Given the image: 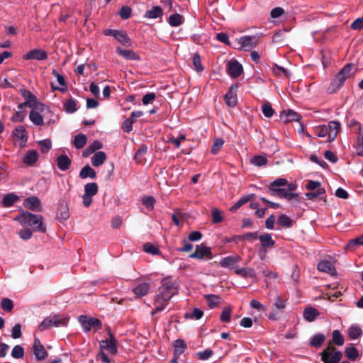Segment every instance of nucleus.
Masks as SVG:
<instances>
[{"label": "nucleus", "mask_w": 363, "mask_h": 363, "mask_svg": "<svg viewBox=\"0 0 363 363\" xmlns=\"http://www.w3.org/2000/svg\"><path fill=\"white\" fill-rule=\"evenodd\" d=\"M11 356L15 359L23 358L24 356L23 347L19 345L14 346L11 351Z\"/></svg>", "instance_id": "6e6d98bb"}, {"label": "nucleus", "mask_w": 363, "mask_h": 363, "mask_svg": "<svg viewBox=\"0 0 363 363\" xmlns=\"http://www.w3.org/2000/svg\"><path fill=\"white\" fill-rule=\"evenodd\" d=\"M362 334L361 328L357 325H352L350 327L348 330L349 337L352 340H356L359 338Z\"/></svg>", "instance_id": "ea45409f"}, {"label": "nucleus", "mask_w": 363, "mask_h": 363, "mask_svg": "<svg viewBox=\"0 0 363 363\" xmlns=\"http://www.w3.org/2000/svg\"><path fill=\"white\" fill-rule=\"evenodd\" d=\"M286 306V300L277 296L273 304L272 311L268 314L269 319L277 320Z\"/></svg>", "instance_id": "6e6552de"}, {"label": "nucleus", "mask_w": 363, "mask_h": 363, "mask_svg": "<svg viewBox=\"0 0 363 363\" xmlns=\"http://www.w3.org/2000/svg\"><path fill=\"white\" fill-rule=\"evenodd\" d=\"M106 160V155L104 152L99 151L91 157V164L94 167H99L104 164Z\"/></svg>", "instance_id": "cd10ccee"}, {"label": "nucleus", "mask_w": 363, "mask_h": 363, "mask_svg": "<svg viewBox=\"0 0 363 363\" xmlns=\"http://www.w3.org/2000/svg\"><path fill=\"white\" fill-rule=\"evenodd\" d=\"M50 317L55 327L66 326L68 323V318L63 315H55Z\"/></svg>", "instance_id": "c9c22d12"}, {"label": "nucleus", "mask_w": 363, "mask_h": 363, "mask_svg": "<svg viewBox=\"0 0 363 363\" xmlns=\"http://www.w3.org/2000/svg\"><path fill=\"white\" fill-rule=\"evenodd\" d=\"M226 72L231 78H238L242 72V66L236 60H231L227 63Z\"/></svg>", "instance_id": "9d476101"}, {"label": "nucleus", "mask_w": 363, "mask_h": 363, "mask_svg": "<svg viewBox=\"0 0 363 363\" xmlns=\"http://www.w3.org/2000/svg\"><path fill=\"white\" fill-rule=\"evenodd\" d=\"M258 239L262 247L265 249L273 247L275 244V241L272 239V235L267 233L259 235Z\"/></svg>", "instance_id": "a878e982"}, {"label": "nucleus", "mask_w": 363, "mask_h": 363, "mask_svg": "<svg viewBox=\"0 0 363 363\" xmlns=\"http://www.w3.org/2000/svg\"><path fill=\"white\" fill-rule=\"evenodd\" d=\"M13 135L14 137L20 139L24 143H26L28 140L26 130L23 125H20L16 128L13 132Z\"/></svg>", "instance_id": "4c0bfd02"}, {"label": "nucleus", "mask_w": 363, "mask_h": 363, "mask_svg": "<svg viewBox=\"0 0 363 363\" xmlns=\"http://www.w3.org/2000/svg\"><path fill=\"white\" fill-rule=\"evenodd\" d=\"M40 146V150L43 153L48 152L52 147V142L49 139H45L38 141Z\"/></svg>", "instance_id": "680f3d73"}, {"label": "nucleus", "mask_w": 363, "mask_h": 363, "mask_svg": "<svg viewBox=\"0 0 363 363\" xmlns=\"http://www.w3.org/2000/svg\"><path fill=\"white\" fill-rule=\"evenodd\" d=\"M24 60H44L48 58L47 52L41 49H34L23 56Z\"/></svg>", "instance_id": "dca6fc26"}, {"label": "nucleus", "mask_w": 363, "mask_h": 363, "mask_svg": "<svg viewBox=\"0 0 363 363\" xmlns=\"http://www.w3.org/2000/svg\"><path fill=\"white\" fill-rule=\"evenodd\" d=\"M345 354V356L352 361H354L359 356L357 350L353 346L346 347Z\"/></svg>", "instance_id": "09e8293b"}, {"label": "nucleus", "mask_w": 363, "mask_h": 363, "mask_svg": "<svg viewBox=\"0 0 363 363\" xmlns=\"http://www.w3.org/2000/svg\"><path fill=\"white\" fill-rule=\"evenodd\" d=\"M63 106L65 111L69 113H73L78 109L77 101L72 98L64 102Z\"/></svg>", "instance_id": "e433bc0d"}, {"label": "nucleus", "mask_w": 363, "mask_h": 363, "mask_svg": "<svg viewBox=\"0 0 363 363\" xmlns=\"http://www.w3.org/2000/svg\"><path fill=\"white\" fill-rule=\"evenodd\" d=\"M39 154L37 150H28L22 158V162L27 166H33L38 160Z\"/></svg>", "instance_id": "f3484780"}, {"label": "nucleus", "mask_w": 363, "mask_h": 363, "mask_svg": "<svg viewBox=\"0 0 363 363\" xmlns=\"http://www.w3.org/2000/svg\"><path fill=\"white\" fill-rule=\"evenodd\" d=\"M189 257L199 259H211L213 256L211 247L206 246L204 244H201L196 245L195 252L191 253Z\"/></svg>", "instance_id": "1a4fd4ad"}, {"label": "nucleus", "mask_w": 363, "mask_h": 363, "mask_svg": "<svg viewBox=\"0 0 363 363\" xmlns=\"http://www.w3.org/2000/svg\"><path fill=\"white\" fill-rule=\"evenodd\" d=\"M325 340V335L323 333H318L311 337L310 345L315 348L320 347Z\"/></svg>", "instance_id": "473e14b6"}, {"label": "nucleus", "mask_w": 363, "mask_h": 363, "mask_svg": "<svg viewBox=\"0 0 363 363\" xmlns=\"http://www.w3.org/2000/svg\"><path fill=\"white\" fill-rule=\"evenodd\" d=\"M115 38L123 46L130 47L132 45V40L125 31L119 30Z\"/></svg>", "instance_id": "72a5a7b5"}, {"label": "nucleus", "mask_w": 363, "mask_h": 363, "mask_svg": "<svg viewBox=\"0 0 363 363\" xmlns=\"http://www.w3.org/2000/svg\"><path fill=\"white\" fill-rule=\"evenodd\" d=\"M280 118L284 123H288L298 121L301 117L296 112L292 110H288L287 111H282L280 114Z\"/></svg>", "instance_id": "412c9836"}, {"label": "nucleus", "mask_w": 363, "mask_h": 363, "mask_svg": "<svg viewBox=\"0 0 363 363\" xmlns=\"http://www.w3.org/2000/svg\"><path fill=\"white\" fill-rule=\"evenodd\" d=\"M267 158L262 155L254 156L252 160V163L257 167L264 166L267 164Z\"/></svg>", "instance_id": "e2e57ef3"}, {"label": "nucleus", "mask_w": 363, "mask_h": 363, "mask_svg": "<svg viewBox=\"0 0 363 363\" xmlns=\"http://www.w3.org/2000/svg\"><path fill=\"white\" fill-rule=\"evenodd\" d=\"M184 21L183 16L179 13H174L169 18V23L174 27L180 26Z\"/></svg>", "instance_id": "c03bdc74"}, {"label": "nucleus", "mask_w": 363, "mask_h": 363, "mask_svg": "<svg viewBox=\"0 0 363 363\" xmlns=\"http://www.w3.org/2000/svg\"><path fill=\"white\" fill-rule=\"evenodd\" d=\"M296 188V184L288 183L286 179L278 178L271 183L269 191L274 196L291 201L298 196L294 193Z\"/></svg>", "instance_id": "f03ea898"}, {"label": "nucleus", "mask_w": 363, "mask_h": 363, "mask_svg": "<svg viewBox=\"0 0 363 363\" xmlns=\"http://www.w3.org/2000/svg\"><path fill=\"white\" fill-rule=\"evenodd\" d=\"M143 115V111H133L130 114V116L125 119L122 125V128L124 132L130 133L133 130V124L135 122L133 119V116L141 117Z\"/></svg>", "instance_id": "a211bd4d"}, {"label": "nucleus", "mask_w": 363, "mask_h": 363, "mask_svg": "<svg viewBox=\"0 0 363 363\" xmlns=\"http://www.w3.org/2000/svg\"><path fill=\"white\" fill-rule=\"evenodd\" d=\"M186 349V344L183 340L178 339L174 342V356H179Z\"/></svg>", "instance_id": "7c9ffc66"}, {"label": "nucleus", "mask_w": 363, "mask_h": 363, "mask_svg": "<svg viewBox=\"0 0 363 363\" xmlns=\"http://www.w3.org/2000/svg\"><path fill=\"white\" fill-rule=\"evenodd\" d=\"M58 219L66 220L69 217V208L67 205H61L57 214Z\"/></svg>", "instance_id": "8fccbe9b"}, {"label": "nucleus", "mask_w": 363, "mask_h": 363, "mask_svg": "<svg viewBox=\"0 0 363 363\" xmlns=\"http://www.w3.org/2000/svg\"><path fill=\"white\" fill-rule=\"evenodd\" d=\"M52 326H53V323L51 317L50 316L47 317L42 321V323L39 325L38 328L40 330L43 331Z\"/></svg>", "instance_id": "338daca9"}, {"label": "nucleus", "mask_w": 363, "mask_h": 363, "mask_svg": "<svg viewBox=\"0 0 363 363\" xmlns=\"http://www.w3.org/2000/svg\"><path fill=\"white\" fill-rule=\"evenodd\" d=\"M278 223L285 228H291L292 226L291 219L286 215L282 214L278 218Z\"/></svg>", "instance_id": "5fc2aeb1"}, {"label": "nucleus", "mask_w": 363, "mask_h": 363, "mask_svg": "<svg viewBox=\"0 0 363 363\" xmlns=\"http://www.w3.org/2000/svg\"><path fill=\"white\" fill-rule=\"evenodd\" d=\"M224 141L221 138H216L214 140L213 144L211 147V152L214 155L217 154L220 148L223 147Z\"/></svg>", "instance_id": "0e129e2a"}, {"label": "nucleus", "mask_w": 363, "mask_h": 363, "mask_svg": "<svg viewBox=\"0 0 363 363\" xmlns=\"http://www.w3.org/2000/svg\"><path fill=\"white\" fill-rule=\"evenodd\" d=\"M147 152V147L145 145H142L135 152L134 160L138 163H143L145 160V155Z\"/></svg>", "instance_id": "79ce46f5"}, {"label": "nucleus", "mask_w": 363, "mask_h": 363, "mask_svg": "<svg viewBox=\"0 0 363 363\" xmlns=\"http://www.w3.org/2000/svg\"><path fill=\"white\" fill-rule=\"evenodd\" d=\"M18 196L14 193H9L4 196L1 203L4 207H11L18 200Z\"/></svg>", "instance_id": "c85d7f7f"}, {"label": "nucleus", "mask_w": 363, "mask_h": 363, "mask_svg": "<svg viewBox=\"0 0 363 363\" xmlns=\"http://www.w3.org/2000/svg\"><path fill=\"white\" fill-rule=\"evenodd\" d=\"M143 250L145 252L153 255H157L160 254V251L159 248L156 245H155L150 242H147L143 245Z\"/></svg>", "instance_id": "3c124183"}, {"label": "nucleus", "mask_w": 363, "mask_h": 363, "mask_svg": "<svg viewBox=\"0 0 363 363\" xmlns=\"http://www.w3.org/2000/svg\"><path fill=\"white\" fill-rule=\"evenodd\" d=\"M71 160L65 155H61L57 157V165L61 171L67 170L71 166Z\"/></svg>", "instance_id": "5701e85b"}, {"label": "nucleus", "mask_w": 363, "mask_h": 363, "mask_svg": "<svg viewBox=\"0 0 363 363\" xmlns=\"http://www.w3.org/2000/svg\"><path fill=\"white\" fill-rule=\"evenodd\" d=\"M262 111L267 118H271L274 113V111L269 103H265L262 105Z\"/></svg>", "instance_id": "bf43d9fd"}, {"label": "nucleus", "mask_w": 363, "mask_h": 363, "mask_svg": "<svg viewBox=\"0 0 363 363\" xmlns=\"http://www.w3.org/2000/svg\"><path fill=\"white\" fill-rule=\"evenodd\" d=\"M320 355L323 363H339L342 357V352L334 346H328Z\"/></svg>", "instance_id": "423d86ee"}, {"label": "nucleus", "mask_w": 363, "mask_h": 363, "mask_svg": "<svg viewBox=\"0 0 363 363\" xmlns=\"http://www.w3.org/2000/svg\"><path fill=\"white\" fill-rule=\"evenodd\" d=\"M29 118L32 123L36 125H42L43 124L42 116L35 111H31L30 112Z\"/></svg>", "instance_id": "37998d69"}, {"label": "nucleus", "mask_w": 363, "mask_h": 363, "mask_svg": "<svg viewBox=\"0 0 363 363\" xmlns=\"http://www.w3.org/2000/svg\"><path fill=\"white\" fill-rule=\"evenodd\" d=\"M193 64L195 69L197 72H202L204 69L203 65H201V56L199 53H194L193 57Z\"/></svg>", "instance_id": "4d7b16f0"}, {"label": "nucleus", "mask_w": 363, "mask_h": 363, "mask_svg": "<svg viewBox=\"0 0 363 363\" xmlns=\"http://www.w3.org/2000/svg\"><path fill=\"white\" fill-rule=\"evenodd\" d=\"M320 272H325L330 275L334 276L336 274V269L333 263L328 260L320 261L317 266Z\"/></svg>", "instance_id": "6ab92c4d"}, {"label": "nucleus", "mask_w": 363, "mask_h": 363, "mask_svg": "<svg viewBox=\"0 0 363 363\" xmlns=\"http://www.w3.org/2000/svg\"><path fill=\"white\" fill-rule=\"evenodd\" d=\"M235 273L244 278L255 277L256 273L252 268H240L235 270Z\"/></svg>", "instance_id": "58836bf2"}, {"label": "nucleus", "mask_w": 363, "mask_h": 363, "mask_svg": "<svg viewBox=\"0 0 363 363\" xmlns=\"http://www.w3.org/2000/svg\"><path fill=\"white\" fill-rule=\"evenodd\" d=\"M20 93L22 96L25 99L28 106L30 108H35L38 104L37 97L33 94L30 91L22 89L20 90Z\"/></svg>", "instance_id": "aec40b11"}, {"label": "nucleus", "mask_w": 363, "mask_h": 363, "mask_svg": "<svg viewBox=\"0 0 363 363\" xmlns=\"http://www.w3.org/2000/svg\"><path fill=\"white\" fill-rule=\"evenodd\" d=\"M240 257L238 255L236 256H228L224 258H223L220 261V265L223 267H233L235 263L240 262Z\"/></svg>", "instance_id": "bb28decb"}, {"label": "nucleus", "mask_w": 363, "mask_h": 363, "mask_svg": "<svg viewBox=\"0 0 363 363\" xmlns=\"http://www.w3.org/2000/svg\"><path fill=\"white\" fill-rule=\"evenodd\" d=\"M208 301V306L210 308L216 307L219 303L220 297L214 294H207L204 296Z\"/></svg>", "instance_id": "49530a36"}, {"label": "nucleus", "mask_w": 363, "mask_h": 363, "mask_svg": "<svg viewBox=\"0 0 363 363\" xmlns=\"http://www.w3.org/2000/svg\"><path fill=\"white\" fill-rule=\"evenodd\" d=\"M333 342L337 346L344 344V337L338 330H335L332 333Z\"/></svg>", "instance_id": "603ef678"}, {"label": "nucleus", "mask_w": 363, "mask_h": 363, "mask_svg": "<svg viewBox=\"0 0 363 363\" xmlns=\"http://www.w3.org/2000/svg\"><path fill=\"white\" fill-rule=\"evenodd\" d=\"M238 86L236 84H232L228 91L224 96L226 104L230 107H234L238 102L237 92Z\"/></svg>", "instance_id": "f8f14e48"}, {"label": "nucleus", "mask_w": 363, "mask_h": 363, "mask_svg": "<svg viewBox=\"0 0 363 363\" xmlns=\"http://www.w3.org/2000/svg\"><path fill=\"white\" fill-rule=\"evenodd\" d=\"M239 43L242 49L248 51L256 47L257 40L255 36L245 35L239 39Z\"/></svg>", "instance_id": "ddd939ff"}, {"label": "nucleus", "mask_w": 363, "mask_h": 363, "mask_svg": "<svg viewBox=\"0 0 363 363\" xmlns=\"http://www.w3.org/2000/svg\"><path fill=\"white\" fill-rule=\"evenodd\" d=\"M23 206L26 208L33 211H41V203L37 196H30L24 199Z\"/></svg>", "instance_id": "4468645a"}, {"label": "nucleus", "mask_w": 363, "mask_h": 363, "mask_svg": "<svg viewBox=\"0 0 363 363\" xmlns=\"http://www.w3.org/2000/svg\"><path fill=\"white\" fill-rule=\"evenodd\" d=\"M142 203L148 209L152 210L154 208L155 203V199L152 196H145V197L143 198Z\"/></svg>", "instance_id": "69168bd1"}, {"label": "nucleus", "mask_w": 363, "mask_h": 363, "mask_svg": "<svg viewBox=\"0 0 363 363\" xmlns=\"http://www.w3.org/2000/svg\"><path fill=\"white\" fill-rule=\"evenodd\" d=\"M272 72L276 76H281L284 75V77L289 78L290 77L289 72L285 68L280 67L277 65H274L272 67Z\"/></svg>", "instance_id": "de8ad7c7"}, {"label": "nucleus", "mask_w": 363, "mask_h": 363, "mask_svg": "<svg viewBox=\"0 0 363 363\" xmlns=\"http://www.w3.org/2000/svg\"><path fill=\"white\" fill-rule=\"evenodd\" d=\"M79 177L82 179H86L89 177L91 179H95L96 173L89 164L84 166L79 172Z\"/></svg>", "instance_id": "f704fd0d"}, {"label": "nucleus", "mask_w": 363, "mask_h": 363, "mask_svg": "<svg viewBox=\"0 0 363 363\" xmlns=\"http://www.w3.org/2000/svg\"><path fill=\"white\" fill-rule=\"evenodd\" d=\"M178 292L177 285L169 278H164L161 285L158 288L157 294L154 301L155 310L152 311V315L157 312L163 311L173 296Z\"/></svg>", "instance_id": "f257e3e1"}, {"label": "nucleus", "mask_w": 363, "mask_h": 363, "mask_svg": "<svg viewBox=\"0 0 363 363\" xmlns=\"http://www.w3.org/2000/svg\"><path fill=\"white\" fill-rule=\"evenodd\" d=\"M156 99V94L153 92L145 94L142 99V102L144 105L152 104Z\"/></svg>", "instance_id": "774afa93"}, {"label": "nucleus", "mask_w": 363, "mask_h": 363, "mask_svg": "<svg viewBox=\"0 0 363 363\" xmlns=\"http://www.w3.org/2000/svg\"><path fill=\"white\" fill-rule=\"evenodd\" d=\"M33 353L35 359L38 361L45 359L48 356L47 351L38 338H35L34 340L33 345Z\"/></svg>", "instance_id": "9b49d317"}, {"label": "nucleus", "mask_w": 363, "mask_h": 363, "mask_svg": "<svg viewBox=\"0 0 363 363\" xmlns=\"http://www.w3.org/2000/svg\"><path fill=\"white\" fill-rule=\"evenodd\" d=\"M163 15V10L158 6H152L150 10H148L145 13V17L147 18H157Z\"/></svg>", "instance_id": "c756f323"}, {"label": "nucleus", "mask_w": 363, "mask_h": 363, "mask_svg": "<svg viewBox=\"0 0 363 363\" xmlns=\"http://www.w3.org/2000/svg\"><path fill=\"white\" fill-rule=\"evenodd\" d=\"M250 201V196H244L242 198H240L230 208V211H235L238 209H239L242 206L245 204Z\"/></svg>", "instance_id": "13d9d810"}, {"label": "nucleus", "mask_w": 363, "mask_h": 363, "mask_svg": "<svg viewBox=\"0 0 363 363\" xmlns=\"http://www.w3.org/2000/svg\"><path fill=\"white\" fill-rule=\"evenodd\" d=\"M100 347L108 350L111 354L117 352L116 340L111 333H109L108 339L100 342Z\"/></svg>", "instance_id": "2eb2a0df"}, {"label": "nucleus", "mask_w": 363, "mask_h": 363, "mask_svg": "<svg viewBox=\"0 0 363 363\" xmlns=\"http://www.w3.org/2000/svg\"><path fill=\"white\" fill-rule=\"evenodd\" d=\"M232 309L230 307H225L220 314V319L223 323H229L231 320Z\"/></svg>", "instance_id": "864d4df0"}, {"label": "nucleus", "mask_w": 363, "mask_h": 363, "mask_svg": "<svg viewBox=\"0 0 363 363\" xmlns=\"http://www.w3.org/2000/svg\"><path fill=\"white\" fill-rule=\"evenodd\" d=\"M78 320L85 333L89 332L91 328L99 330L102 328L101 321L96 318H89L85 315H80L78 317Z\"/></svg>", "instance_id": "0eeeda50"}, {"label": "nucleus", "mask_w": 363, "mask_h": 363, "mask_svg": "<svg viewBox=\"0 0 363 363\" xmlns=\"http://www.w3.org/2000/svg\"><path fill=\"white\" fill-rule=\"evenodd\" d=\"M150 290V284L146 282H143L133 288V292L137 297H143L145 296Z\"/></svg>", "instance_id": "b1692460"}, {"label": "nucleus", "mask_w": 363, "mask_h": 363, "mask_svg": "<svg viewBox=\"0 0 363 363\" xmlns=\"http://www.w3.org/2000/svg\"><path fill=\"white\" fill-rule=\"evenodd\" d=\"M340 130V123L336 121H331L328 125H320L313 128L314 135L319 138L328 136L327 142H331L335 139Z\"/></svg>", "instance_id": "20e7f679"}, {"label": "nucleus", "mask_w": 363, "mask_h": 363, "mask_svg": "<svg viewBox=\"0 0 363 363\" xmlns=\"http://www.w3.org/2000/svg\"><path fill=\"white\" fill-rule=\"evenodd\" d=\"M52 74L56 77L59 84L64 86L63 88H59V87H54L53 86H52V90L57 89L63 93L67 91V84H66L64 77L62 74H59L55 69H52Z\"/></svg>", "instance_id": "2f4dec72"}, {"label": "nucleus", "mask_w": 363, "mask_h": 363, "mask_svg": "<svg viewBox=\"0 0 363 363\" xmlns=\"http://www.w3.org/2000/svg\"><path fill=\"white\" fill-rule=\"evenodd\" d=\"M319 312L313 307L306 308L303 311V318L308 322H312L319 315Z\"/></svg>", "instance_id": "393cba45"}, {"label": "nucleus", "mask_w": 363, "mask_h": 363, "mask_svg": "<svg viewBox=\"0 0 363 363\" xmlns=\"http://www.w3.org/2000/svg\"><path fill=\"white\" fill-rule=\"evenodd\" d=\"M116 53L126 60H138L140 59L136 52L130 50L121 49L120 47L116 48Z\"/></svg>", "instance_id": "4be33fe9"}, {"label": "nucleus", "mask_w": 363, "mask_h": 363, "mask_svg": "<svg viewBox=\"0 0 363 363\" xmlns=\"http://www.w3.org/2000/svg\"><path fill=\"white\" fill-rule=\"evenodd\" d=\"M85 194L94 196L98 192V185L95 182L88 183L84 186Z\"/></svg>", "instance_id": "a18cd8bd"}, {"label": "nucleus", "mask_w": 363, "mask_h": 363, "mask_svg": "<svg viewBox=\"0 0 363 363\" xmlns=\"http://www.w3.org/2000/svg\"><path fill=\"white\" fill-rule=\"evenodd\" d=\"M1 306L4 311L10 312L12 311V309L13 308V301L10 298H4L1 300Z\"/></svg>", "instance_id": "052dcab7"}, {"label": "nucleus", "mask_w": 363, "mask_h": 363, "mask_svg": "<svg viewBox=\"0 0 363 363\" xmlns=\"http://www.w3.org/2000/svg\"><path fill=\"white\" fill-rule=\"evenodd\" d=\"M21 225L30 226L35 231L45 233L46 226L43 223V217L41 215H36L30 212H23L16 218Z\"/></svg>", "instance_id": "7ed1b4c3"}, {"label": "nucleus", "mask_w": 363, "mask_h": 363, "mask_svg": "<svg viewBox=\"0 0 363 363\" xmlns=\"http://www.w3.org/2000/svg\"><path fill=\"white\" fill-rule=\"evenodd\" d=\"M86 135L84 134L79 133L75 136L73 145L77 149H81L86 145Z\"/></svg>", "instance_id": "a19ab883"}, {"label": "nucleus", "mask_w": 363, "mask_h": 363, "mask_svg": "<svg viewBox=\"0 0 363 363\" xmlns=\"http://www.w3.org/2000/svg\"><path fill=\"white\" fill-rule=\"evenodd\" d=\"M351 70L352 65L350 64L344 66L333 79L327 92L330 94L336 93L349 77Z\"/></svg>", "instance_id": "39448f33"}]
</instances>
